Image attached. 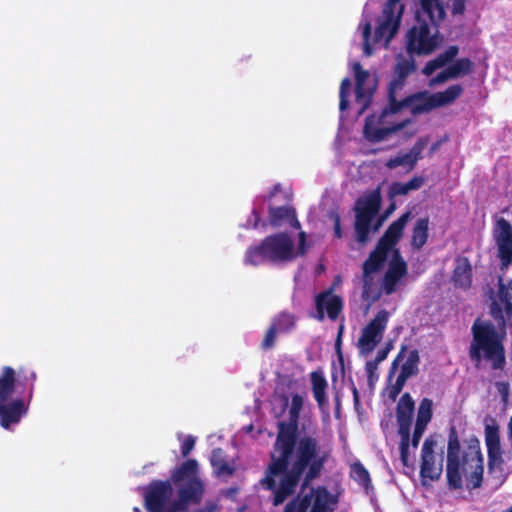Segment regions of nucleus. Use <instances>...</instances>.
Returning <instances> with one entry per match:
<instances>
[{
	"instance_id": "obj_1",
	"label": "nucleus",
	"mask_w": 512,
	"mask_h": 512,
	"mask_svg": "<svg viewBox=\"0 0 512 512\" xmlns=\"http://www.w3.org/2000/svg\"><path fill=\"white\" fill-rule=\"evenodd\" d=\"M330 451L312 435L294 434L276 438L270 462L260 480L263 489L271 491L272 505L279 506L292 496L298 485L301 491L321 477Z\"/></svg>"
},
{
	"instance_id": "obj_2",
	"label": "nucleus",
	"mask_w": 512,
	"mask_h": 512,
	"mask_svg": "<svg viewBox=\"0 0 512 512\" xmlns=\"http://www.w3.org/2000/svg\"><path fill=\"white\" fill-rule=\"evenodd\" d=\"M204 493L198 461L190 458L174 468L169 480H153L146 486L144 506L148 512H188L202 502Z\"/></svg>"
},
{
	"instance_id": "obj_3",
	"label": "nucleus",
	"mask_w": 512,
	"mask_h": 512,
	"mask_svg": "<svg viewBox=\"0 0 512 512\" xmlns=\"http://www.w3.org/2000/svg\"><path fill=\"white\" fill-rule=\"evenodd\" d=\"M483 472V455L479 440L476 437L471 438L466 449L462 451L458 431L455 426H450L446 461V478L449 489L462 488V474L466 475L468 488H479L483 482Z\"/></svg>"
},
{
	"instance_id": "obj_4",
	"label": "nucleus",
	"mask_w": 512,
	"mask_h": 512,
	"mask_svg": "<svg viewBox=\"0 0 512 512\" xmlns=\"http://www.w3.org/2000/svg\"><path fill=\"white\" fill-rule=\"evenodd\" d=\"M495 321L497 326L490 320L475 319L468 353L475 366L485 361L490 363L493 370H502L506 365L504 340L509 325L508 322L502 324L501 320Z\"/></svg>"
},
{
	"instance_id": "obj_5",
	"label": "nucleus",
	"mask_w": 512,
	"mask_h": 512,
	"mask_svg": "<svg viewBox=\"0 0 512 512\" xmlns=\"http://www.w3.org/2000/svg\"><path fill=\"white\" fill-rule=\"evenodd\" d=\"M297 258L294 241L286 232L266 236L259 244L249 246L245 252L246 265L259 266L263 263L281 264Z\"/></svg>"
},
{
	"instance_id": "obj_6",
	"label": "nucleus",
	"mask_w": 512,
	"mask_h": 512,
	"mask_svg": "<svg viewBox=\"0 0 512 512\" xmlns=\"http://www.w3.org/2000/svg\"><path fill=\"white\" fill-rule=\"evenodd\" d=\"M410 215L409 211L405 212L397 220L393 221L378 240L374 250L371 251L368 258L364 261L363 295L368 293V289L371 286L372 278L370 275L379 271L384 266L389 252H393L394 246L401 239Z\"/></svg>"
},
{
	"instance_id": "obj_7",
	"label": "nucleus",
	"mask_w": 512,
	"mask_h": 512,
	"mask_svg": "<svg viewBox=\"0 0 512 512\" xmlns=\"http://www.w3.org/2000/svg\"><path fill=\"white\" fill-rule=\"evenodd\" d=\"M339 503L338 494H333L325 485L309 487L303 496L297 495L287 503L283 512H334Z\"/></svg>"
},
{
	"instance_id": "obj_8",
	"label": "nucleus",
	"mask_w": 512,
	"mask_h": 512,
	"mask_svg": "<svg viewBox=\"0 0 512 512\" xmlns=\"http://www.w3.org/2000/svg\"><path fill=\"white\" fill-rule=\"evenodd\" d=\"M381 208V195L379 190H374L367 196L359 198L354 207V229L356 240L365 244L369 240V234L374 218Z\"/></svg>"
},
{
	"instance_id": "obj_9",
	"label": "nucleus",
	"mask_w": 512,
	"mask_h": 512,
	"mask_svg": "<svg viewBox=\"0 0 512 512\" xmlns=\"http://www.w3.org/2000/svg\"><path fill=\"white\" fill-rule=\"evenodd\" d=\"M400 93L388 98V104L385 106L379 117L378 122L385 123V118L388 115H393L401 112L405 108H409L412 115H420L428 113L435 109L432 95L426 91L416 92L408 96L400 98Z\"/></svg>"
},
{
	"instance_id": "obj_10",
	"label": "nucleus",
	"mask_w": 512,
	"mask_h": 512,
	"mask_svg": "<svg viewBox=\"0 0 512 512\" xmlns=\"http://www.w3.org/2000/svg\"><path fill=\"white\" fill-rule=\"evenodd\" d=\"M415 410V402L411 395L404 393L396 408V419L398 423V434L400 436L399 452L400 460L403 466L409 467V442L410 430L413 422V413Z\"/></svg>"
},
{
	"instance_id": "obj_11",
	"label": "nucleus",
	"mask_w": 512,
	"mask_h": 512,
	"mask_svg": "<svg viewBox=\"0 0 512 512\" xmlns=\"http://www.w3.org/2000/svg\"><path fill=\"white\" fill-rule=\"evenodd\" d=\"M433 24L420 20L407 33L406 50L410 55H429L437 47L436 34H431Z\"/></svg>"
},
{
	"instance_id": "obj_12",
	"label": "nucleus",
	"mask_w": 512,
	"mask_h": 512,
	"mask_svg": "<svg viewBox=\"0 0 512 512\" xmlns=\"http://www.w3.org/2000/svg\"><path fill=\"white\" fill-rule=\"evenodd\" d=\"M401 0H387L383 9V20L378 24L374 32L375 42L385 39L389 42L398 32L401 18L404 12V5Z\"/></svg>"
},
{
	"instance_id": "obj_13",
	"label": "nucleus",
	"mask_w": 512,
	"mask_h": 512,
	"mask_svg": "<svg viewBox=\"0 0 512 512\" xmlns=\"http://www.w3.org/2000/svg\"><path fill=\"white\" fill-rule=\"evenodd\" d=\"M437 439L435 435L428 436L421 448L420 476L422 480H438L443 472V453L439 456L435 453Z\"/></svg>"
},
{
	"instance_id": "obj_14",
	"label": "nucleus",
	"mask_w": 512,
	"mask_h": 512,
	"mask_svg": "<svg viewBox=\"0 0 512 512\" xmlns=\"http://www.w3.org/2000/svg\"><path fill=\"white\" fill-rule=\"evenodd\" d=\"M22 377L25 385L29 386L28 401H30L34 394V384L36 381V373L34 371L25 372L23 368L16 373L15 369L11 366H4L0 373V403L7 402L12 399V395L16 387V377Z\"/></svg>"
},
{
	"instance_id": "obj_15",
	"label": "nucleus",
	"mask_w": 512,
	"mask_h": 512,
	"mask_svg": "<svg viewBox=\"0 0 512 512\" xmlns=\"http://www.w3.org/2000/svg\"><path fill=\"white\" fill-rule=\"evenodd\" d=\"M388 318L389 313L386 310H381L363 328L362 334L358 339V347L362 354L371 353L381 341Z\"/></svg>"
},
{
	"instance_id": "obj_16",
	"label": "nucleus",
	"mask_w": 512,
	"mask_h": 512,
	"mask_svg": "<svg viewBox=\"0 0 512 512\" xmlns=\"http://www.w3.org/2000/svg\"><path fill=\"white\" fill-rule=\"evenodd\" d=\"M490 314L494 320H501L502 324L508 322L512 328V279L507 284L500 279L497 296L490 304Z\"/></svg>"
},
{
	"instance_id": "obj_17",
	"label": "nucleus",
	"mask_w": 512,
	"mask_h": 512,
	"mask_svg": "<svg viewBox=\"0 0 512 512\" xmlns=\"http://www.w3.org/2000/svg\"><path fill=\"white\" fill-rule=\"evenodd\" d=\"M484 434L487 447L488 468L490 471L494 469L502 471L504 459L499 426L496 423L487 424L484 429Z\"/></svg>"
},
{
	"instance_id": "obj_18",
	"label": "nucleus",
	"mask_w": 512,
	"mask_h": 512,
	"mask_svg": "<svg viewBox=\"0 0 512 512\" xmlns=\"http://www.w3.org/2000/svg\"><path fill=\"white\" fill-rule=\"evenodd\" d=\"M416 70V63L413 55L408 57L398 54L396 57V64L394 66L393 80L389 83L387 98L398 95L406 85V79L410 74Z\"/></svg>"
},
{
	"instance_id": "obj_19",
	"label": "nucleus",
	"mask_w": 512,
	"mask_h": 512,
	"mask_svg": "<svg viewBox=\"0 0 512 512\" xmlns=\"http://www.w3.org/2000/svg\"><path fill=\"white\" fill-rule=\"evenodd\" d=\"M407 272V263L403 259L399 249H393L392 258L382 281L384 293L386 295L394 293L398 283L404 276H406Z\"/></svg>"
},
{
	"instance_id": "obj_20",
	"label": "nucleus",
	"mask_w": 512,
	"mask_h": 512,
	"mask_svg": "<svg viewBox=\"0 0 512 512\" xmlns=\"http://www.w3.org/2000/svg\"><path fill=\"white\" fill-rule=\"evenodd\" d=\"M317 314L315 318L323 321L325 312L330 320L335 321L343 309V301L340 296L333 294L332 288L320 292L315 297Z\"/></svg>"
},
{
	"instance_id": "obj_21",
	"label": "nucleus",
	"mask_w": 512,
	"mask_h": 512,
	"mask_svg": "<svg viewBox=\"0 0 512 512\" xmlns=\"http://www.w3.org/2000/svg\"><path fill=\"white\" fill-rule=\"evenodd\" d=\"M304 405V397L298 393L292 394L288 411V421L277 423L276 438L299 434V420Z\"/></svg>"
},
{
	"instance_id": "obj_22",
	"label": "nucleus",
	"mask_w": 512,
	"mask_h": 512,
	"mask_svg": "<svg viewBox=\"0 0 512 512\" xmlns=\"http://www.w3.org/2000/svg\"><path fill=\"white\" fill-rule=\"evenodd\" d=\"M29 405L23 398L11 399L0 403V425L4 429H10L17 425L27 414Z\"/></svg>"
},
{
	"instance_id": "obj_23",
	"label": "nucleus",
	"mask_w": 512,
	"mask_h": 512,
	"mask_svg": "<svg viewBox=\"0 0 512 512\" xmlns=\"http://www.w3.org/2000/svg\"><path fill=\"white\" fill-rule=\"evenodd\" d=\"M420 362L419 352L413 349L409 352L406 361L401 367V371L395 381L388 389V396L390 399L395 400L401 393L408 378L418 374V365Z\"/></svg>"
},
{
	"instance_id": "obj_24",
	"label": "nucleus",
	"mask_w": 512,
	"mask_h": 512,
	"mask_svg": "<svg viewBox=\"0 0 512 512\" xmlns=\"http://www.w3.org/2000/svg\"><path fill=\"white\" fill-rule=\"evenodd\" d=\"M353 71L356 80L355 87V98L356 102L362 104V108L360 112L366 110L371 101L375 91V85L369 88L365 87V83L369 78V72L364 70L359 62L354 63Z\"/></svg>"
},
{
	"instance_id": "obj_25",
	"label": "nucleus",
	"mask_w": 512,
	"mask_h": 512,
	"mask_svg": "<svg viewBox=\"0 0 512 512\" xmlns=\"http://www.w3.org/2000/svg\"><path fill=\"white\" fill-rule=\"evenodd\" d=\"M420 10L416 13V21L427 20L437 29L445 19L446 12L441 0H419Z\"/></svg>"
},
{
	"instance_id": "obj_26",
	"label": "nucleus",
	"mask_w": 512,
	"mask_h": 512,
	"mask_svg": "<svg viewBox=\"0 0 512 512\" xmlns=\"http://www.w3.org/2000/svg\"><path fill=\"white\" fill-rule=\"evenodd\" d=\"M373 122L374 116L367 117L364 127L365 137L371 142H380L387 139V137L390 136L391 134L404 129L408 124L412 122V120L405 119L392 126L382 128L374 127Z\"/></svg>"
},
{
	"instance_id": "obj_27",
	"label": "nucleus",
	"mask_w": 512,
	"mask_h": 512,
	"mask_svg": "<svg viewBox=\"0 0 512 512\" xmlns=\"http://www.w3.org/2000/svg\"><path fill=\"white\" fill-rule=\"evenodd\" d=\"M268 213L269 222L275 228L281 227L285 223L296 229L301 227L296 217V210L291 206H269Z\"/></svg>"
},
{
	"instance_id": "obj_28",
	"label": "nucleus",
	"mask_w": 512,
	"mask_h": 512,
	"mask_svg": "<svg viewBox=\"0 0 512 512\" xmlns=\"http://www.w3.org/2000/svg\"><path fill=\"white\" fill-rule=\"evenodd\" d=\"M452 280L454 285L467 289L472 283V266L467 257H458L453 270Z\"/></svg>"
},
{
	"instance_id": "obj_29",
	"label": "nucleus",
	"mask_w": 512,
	"mask_h": 512,
	"mask_svg": "<svg viewBox=\"0 0 512 512\" xmlns=\"http://www.w3.org/2000/svg\"><path fill=\"white\" fill-rule=\"evenodd\" d=\"M459 53V47L456 45L449 46L444 52L440 53L434 59L428 61L422 73L426 76L432 75L437 69L445 67L452 62Z\"/></svg>"
},
{
	"instance_id": "obj_30",
	"label": "nucleus",
	"mask_w": 512,
	"mask_h": 512,
	"mask_svg": "<svg viewBox=\"0 0 512 512\" xmlns=\"http://www.w3.org/2000/svg\"><path fill=\"white\" fill-rule=\"evenodd\" d=\"M463 91L464 88L462 87V85L454 84L449 86L444 91L431 94L434 107L438 108L452 104L457 98H459L463 94Z\"/></svg>"
},
{
	"instance_id": "obj_31",
	"label": "nucleus",
	"mask_w": 512,
	"mask_h": 512,
	"mask_svg": "<svg viewBox=\"0 0 512 512\" xmlns=\"http://www.w3.org/2000/svg\"><path fill=\"white\" fill-rule=\"evenodd\" d=\"M210 463L216 476H231L235 472V468L231 466L225 459L224 452L221 448H215L211 452Z\"/></svg>"
},
{
	"instance_id": "obj_32",
	"label": "nucleus",
	"mask_w": 512,
	"mask_h": 512,
	"mask_svg": "<svg viewBox=\"0 0 512 512\" xmlns=\"http://www.w3.org/2000/svg\"><path fill=\"white\" fill-rule=\"evenodd\" d=\"M428 231H429V218L421 217L417 219L413 230H412V238L411 245L414 249L420 250L428 240Z\"/></svg>"
},
{
	"instance_id": "obj_33",
	"label": "nucleus",
	"mask_w": 512,
	"mask_h": 512,
	"mask_svg": "<svg viewBox=\"0 0 512 512\" xmlns=\"http://www.w3.org/2000/svg\"><path fill=\"white\" fill-rule=\"evenodd\" d=\"M313 396L320 408L327 403L326 389L327 381L323 376L322 372L313 371L310 374Z\"/></svg>"
},
{
	"instance_id": "obj_34",
	"label": "nucleus",
	"mask_w": 512,
	"mask_h": 512,
	"mask_svg": "<svg viewBox=\"0 0 512 512\" xmlns=\"http://www.w3.org/2000/svg\"><path fill=\"white\" fill-rule=\"evenodd\" d=\"M424 184V178L422 176H415L406 183L393 182L390 186L391 195H406L412 190L419 189Z\"/></svg>"
},
{
	"instance_id": "obj_35",
	"label": "nucleus",
	"mask_w": 512,
	"mask_h": 512,
	"mask_svg": "<svg viewBox=\"0 0 512 512\" xmlns=\"http://www.w3.org/2000/svg\"><path fill=\"white\" fill-rule=\"evenodd\" d=\"M350 477L366 491L371 487V478L364 465L357 461L350 466Z\"/></svg>"
},
{
	"instance_id": "obj_36",
	"label": "nucleus",
	"mask_w": 512,
	"mask_h": 512,
	"mask_svg": "<svg viewBox=\"0 0 512 512\" xmlns=\"http://www.w3.org/2000/svg\"><path fill=\"white\" fill-rule=\"evenodd\" d=\"M296 324L295 316L288 312H281L273 318L271 325L280 333L291 331Z\"/></svg>"
},
{
	"instance_id": "obj_37",
	"label": "nucleus",
	"mask_w": 512,
	"mask_h": 512,
	"mask_svg": "<svg viewBox=\"0 0 512 512\" xmlns=\"http://www.w3.org/2000/svg\"><path fill=\"white\" fill-rule=\"evenodd\" d=\"M433 415V402L429 398H423L419 404L416 425L427 427Z\"/></svg>"
},
{
	"instance_id": "obj_38",
	"label": "nucleus",
	"mask_w": 512,
	"mask_h": 512,
	"mask_svg": "<svg viewBox=\"0 0 512 512\" xmlns=\"http://www.w3.org/2000/svg\"><path fill=\"white\" fill-rule=\"evenodd\" d=\"M497 257L500 261V269L506 270L512 264V240L496 242Z\"/></svg>"
},
{
	"instance_id": "obj_39",
	"label": "nucleus",
	"mask_w": 512,
	"mask_h": 512,
	"mask_svg": "<svg viewBox=\"0 0 512 512\" xmlns=\"http://www.w3.org/2000/svg\"><path fill=\"white\" fill-rule=\"evenodd\" d=\"M495 242H504L512 240V225L505 218L501 217L496 221L494 227Z\"/></svg>"
},
{
	"instance_id": "obj_40",
	"label": "nucleus",
	"mask_w": 512,
	"mask_h": 512,
	"mask_svg": "<svg viewBox=\"0 0 512 512\" xmlns=\"http://www.w3.org/2000/svg\"><path fill=\"white\" fill-rule=\"evenodd\" d=\"M453 79L468 75L473 71V62L467 58H459L448 66Z\"/></svg>"
},
{
	"instance_id": "obj_41",
	"label": "nucleus",
	"mask_w": 512,
	"mask_h": 512,
	"mask_svg": "<svg viewBox=\"0 0 512 512\" xmlns=\"http://www.w3.org/2000/svg\"><path fill=\"white\" fill-rule=\"evenodd\" d=\"M351 79L346 77L341 81L339 89V109L345 111L349 106V94L351 89Z\"/></svg>"
},
{
	"instance_id": "obj_42",
	"label": "nucleus",
	"mask_w": 512,
	"mask_h": 512,
	"mask_svg": "<svg viewBox=\"0 0 512 512\" xmlns=\"http://www.w3.org/2000/svg\"><path fill=\"white\" fill-rule=\"evenodd\" d=\"M386 166L390 169L397 168L399 166H405L407 167L408 171H411L414 169L416 164L412 161L411 157L408 155V153H405L403 155H398L394 158H390Z\"/></svg>"
},
{
	"instance_id": "obj_43",
	"label": "nucleus",
	"mask_w": 512,
	"mask_h": 512,
	"mask_svg": "<svg viewBox=\"0 0 512 512\" xmlns=\"http://www.w3.org/2000/svg\"><path fill=\"white\" fill-rule=\"evenodd\" d=\"M429 141L430 138L428 136L420 137L407 152L415 164H417V161L422 158V152L428 145Z\"/></svg>"
},
{
	"instance_id": "obj_44",
	"label": "nucleus",
	"mask_w": 512,
	"mask_h": 512,
	"mask_svg": "<svg viewBox=\"0 0 512 512\" xmlns=\"http://www.w3.org/2000/svg\"><path fill=\"white\" fill-rule=\"evenodd\" d=\"M278 331L270 325L268 330L266 331V334L261 342V348L265 351L271 350L275 346L276 337H277Z\"/></svg>"
},
{
	"instance_id": "obj_45",
	"label": "nucleus",
	"mask_w": 512,
	"mask_h": 512,
	"mask_svg": "<svg viewBox=\"0 0 512 512\" xmlns=\"http://www.w3.org/2000/svg\"><path fill=\"white\" fill-rule=\"evenodd\" d=\"M372 26L370 22H366L363 26L362 36H363V50L366 56H370L373 52V49L370 45V37H371Z\"/></svg>"
},
{
	"instance_id": "obj_46",
	"label": "nucleus",
	"mask_w": 512,
	"mask_h": 512,
	"mask_svg": "<svg viewBox=\"0 0 512 512\" xmlns=\"http://www.w3.org/2000/svg\"><path fill=\"white\" fill-rule=\"evenodd\" d=\"M329 218L333 221L334 236L338 239L343 237V231L341 228V216L337 210H331L329 212Z\"/></svg>"
},
{
	"instance_id": "obj_47",
	"label": "nucleus",
	"mask_w": 512,
	"mask_h": 512,
	"mask_svg": "<svg viewBox=\"0 0 512 512\" xmlns=\"http://www.w3.org/2000/svg\"><path fill=\"white\" fill-rule=\"evenodd\" d=\"M196 438L192 435L185 437L181 444V454L183 457H187L195 447Z\"/></svg>"
},
{
	"instance_id": "obj_48",
	"label": "nucleus",
	"mask_w": 512,
	"mask_h": 512,
	"mask_svg": "<svg viewBox=\"0 0 512 512\" xmlns=\"http://www.w3.org/2000/svg\"><path fill=\"white\" fill-rule=\"evenodd\" d=\"M450 79H453V77L450 73L449 68L447 67L446 69L439 72L435 77H433L430 80V85L433 86V85L442 84Z\"/></svg>"
},
{
	"instance_id": "obj_49",
	"label": "nucleus",
	"mask_w": 512,
	"mask_h": 512,
	"mask_svg": "<svg viewBox=\"0 0 512 512\" xmlns=\"http://www.w3.org/2000/svg\"><path fill=\"white\" fill-rule=\"evenodd\" d=\"M425 430H426V427L415 424L414 431H413L412 437L410 436V442H409V444L411 443V445L414 449H416L418 447Z\"/></svg>"
},
{
	"instance_id": "obj_50",
	"label": "nucleus",
	"mask_w": 512,
	"mask_h": 512,
	"mask_svg": "<svg viewBox=\"0 0 512 512\" xmlns=\"http://www.w3.org/2000/svg\"><path fill=\"white\" fill-rule=\"evenodd\" d=\"M378 369V364L370 361H367L365 364V370L367 372L368 380L370 383H373L374 380L378 379V375L376 374V371Z\"/></svg>"
},
{
	"instance_id": "obj_51",
	"label": "nucleus",
	"mask_w": 512,
	"mask_h": 512,
	"mask_svg": "<svg viewBox=\"0 0 512 512\" xmlns=\"http://www.w3.org/2000/svg\"><path fill=\"white\" fill-rule=\"evenodd\" d=\"M498 393L501 395L503 401H507L509 397V383L506 381H498L495 384Z\"/></svg>"
},
{
	"instance_id": "obj_52",
	"label": "nucleus",
	"mask_w": 512,
	"mask_h": 512,
	"mask_svg": "<svg viewBox=\"0 0 512 512\" xmlns=\"http://www.w3.org/2000/svg\"><path fill=\"white\" fill-rule=\"evenodd\" d=\"M406 351V347L403 346L400 350V352L398 353V355L396 356V358L393 360L392 364H391V367H390V370H389V373H388V379L391 380L392 377L394 376L397 368H398V364H399V361L403 355V353Z\"/></svg>"
},
{
	"instance_id": "obj_53",
	"label": "nucleus",
	"mask_w": 512,
	"mask_h": 512,
	"mask_svg": "<svg viewBox=\"0 0 512 512\" xmlns=\"http://www.w3.org/2000/svg\"><path fill=\"white\" fill-rule=\"evenodd\" d=\"M466 0H452V14L461 15L465 11Z\"/></svg>"
},
{
	"instance_id": "obj_54",
	"label": "nucleus",
	"mask_w": 512,
	"mask_h": 512,
	"mask_svg": "<svg viewBox=\"0 0 512 512\" xmlns=\"http://www.w3.org/2000/svg\"><path fill=\"white\" fill-rule=\"evenodd\" d=\"M306 251H307V246H306V233L301 231L299 233V245H298V249L295 250V252L297 253V256L298 255H304L306 254Z\"/></svg>"
},
{
	"instance_id": "obj_55",
	"label": "nucleus",
	"mask_w": 512,
	"mask_h": 512,
	"mask_svg": "<svg viewBox=\"0 0 512 512\" xmlns=\"http://www.w3.org/2000/svg\"><path fill=\"white\" fill-rule=\"evenodd\" d=\"M389 350H390V348L388 346L380 349L377 352L375 359L371 360V361L379 365V363H381L382 361H384L387 358Z\"/></svg>"
},
{
	"instance_id": "obj_56",
	"label": "nucleus",
	"mask_w": 512,
	"mask_h": 512,
	"mask_svg": "<svg viewBox=\"0 0 512 512\" xmlns=\"http://www.w3.org/2000/svg\"><path fill=\"white\" fill-rule=\"evenodd\" d=\"M342 330H343V327L341 326L340 329H339L336 341H335V349H336V351H337V353H338L340 358H342V353H341Z\"/></svg>"
},
{
	"instance_id": "obj_57",
	"label": "nucleus",
	"mask_w": 512,
	"mask_h": 512,
	"mask_svg": "<svg viewBox=\"0 0 512 512\" xmlns=\"http://www.w3.org/2000/svg\"><path fill=\"white\" fill-rule=\"evenodd\" d=\"M351 392L353 394L354 404L355 405H359L360 404L359 391H358L357 387L355 386V384L353 382L351 384Z\"/></svg>"
},
{
	"instance_id": "obj_58",
	"label": "nucleus",
	"mask_w": 512,
	"mask_h": 512,
	"mask_svg": "<svg viewBox=\"0 0 512 512\" xmlns=\"http://www.w3.org/2000/svg\"><path fill=\"white\" fill-rule=\"evenodd\" d=\"M441 146V141L433 143L430 147L429 155L432 156Z\"/></svg>"
},
{
	"instance_id": "obj_59",
	"label": "nucleus",
	"mask_w": 512,
	"mask_h": 512,
	"mask_svg": "<svg viewBox=\"0 0 512 512\" xmlns=\"http://www.w3.org/2000/svg\"><path fill=\"white\" fill-rule=\"evenodd\" d=\"M252 215L254 216V224H253V227H254V228H257L258 223H259L260 218H261V217H260V214H259V212H258L257 210H255V209H254V210L252 211Z\"/></svg>"
},
{
	"instance_id": "obj_60",
	"label": "nucleus",
	"mask_w": 512,
	"mask_h": 512,
	"mask_svg": "<svg viewBox=\"0 0 512 512\" xmlns=\"http://www.w3.org/2000/svg\"><path fill=\"white\" fill-rule=\"evenodd\" d=\"M383 221H384V217H383V216L379 217V218L376 220V222H375V224H374V226H373V230H374V231H377V230L382 226Z\"/></svg>"
},
{
	"instance_id": "obj_61",
	"label": "nucleus",
	"mask_w": 512,
	"mask_h": 512,
	"mask_svg": "<svg viewBox=\"0 0 512 512\" xmlns=\"http://www.w3.org/2000/svg\"><path fill=\"white\" fill-rule=\"evenodd\" d=\"M281 399L283 401V410L286 409V407L288 406V401H289V398L287 395H282L281 396Z\"/></svg>"
},
{
	"instance_id": "obj_62",
	"label": "nucleus",
	"mask_w": 512,
	"mask_h": 512,
	"mask_svg": "<svg viewBox=\"0 0 512 512\" xmlns=\"http://www.w3.org/2000/svg\"><path fill=\"white\" fill-rule=\"evenodd\" d=\"M133 512H142V511H141V509H140V508H138V507H134V508H133Z\"/></svg>"
},
{
	"instance_id": "obj_63",
	"label": "nucleus",
	"mask_w": 512,
	"mask_h": 512,
	"mask_svg": "<svg viewBox=\"0 0 512 512\" xmlns=\"http://www.w3.org/2000/svg\"><path fill=\"white\" fill-rule=\"evenodd\" d=\"M506 511L507 512H512V505Z\"/></svg>"
},
{
	"instance_id": "obj_64",
	"label": "nucleus",
	"mask_w": 512,
	"mask_h": 512,
	"mask_svg": "<svg viewBox=\"0 0 512 512\" xmlns=\"http://www.w3.org/2000/svg\"><path fill=\"white\" fill-rule=\"evenodd\" d=\"M504 512H507L506 510Z\"/></svg>"
}]
</instances>
